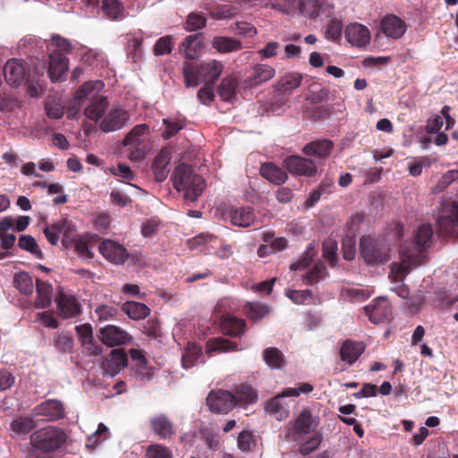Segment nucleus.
<instances>
[{
    "label": "nucleus",
    "mask_w": 458,
    "mask_h": 458,
    "mask_svg": "<svg viewBox=\"0 0 458 458\" xmlns=\"http://www.w3.org/2000/svg\"><path fill=\"white\" fill-rule=\"evenodd\" d=\"M433 230L429 225H423L419 227L416 233V248L409 250L403 246L400 250L401 262L394 263L391 266L390 278L395 285L391 290L405 299L409 295L408 289L403 285V277L413 267L421 265L424 262L425 255L422 250L428 248L432 242Z\"/></svg>",
    "instance_id": "nucleus-1"
},
{
    "label": "nucleus",
    "mask_w": 458,
    "mask_h": 458,
    "mask_svg": "<svg viewBox=\"0 0 458 458\" xmlns=\"http://www.w3.org/2000/svg\"><path fill=\"white\" fill-rule=\"evenodd\" d=\"M223 69V64L217 60H208L200 64L185 63L182 71L185 86L196 88L200 82L213 85Z\"/></svg>",
    "instance_id": "nucleus-2"
},
{
    "label": "nucleus",
    "mask_w": 458,
    "mask_h": 458,
    "mask_svg": "<svg viewBox=\"0 0 458 458\" xmlns=\"http://www.w3.org/2000/svg\"><path fill=\"white\" fill-rule=\"evenodd\" d=\"M172 179L174 189L183 193L186 201L197 200L205 188L204 179L193 173L191 166L184 164L176 167Z\"/></svg>",
    "instance_id": "nucleus-3"
},
{
    "label": "nucleus",
    "mask_w": 458,
    "mask_h": 458,
    "mask_svg": "<svg viewBox=\"0 0 458 458\" xmlns=\"http://www.w3.org/2000/svg\"><path fill=\"white\" fill-rule=\"evenodd\" d=\"M3 72L5 81L11 87L16 88L26 82L31 97H38L42 92V86L38 80L30 77L23 62L11 59L4 64Z\"/></svg>",
    "instance_id": "nucleus-4"
},
{
    "label": "nucleus",
    "mask_w": 458,
    "mask_h": 458,
    "mask_svg": "<svg viewBox=\"0 0 458 458\" xmlns=\"http://www.w3.org/2000/svg\"><path fill=\"white\" fill-rule=\"evenodd\" d=\"M150 140V129L146 123L133 126L124 136L122 144L128 152L131 161H140L147 154V145Z\"/></svg>",
    "instance_id": "nucleus-5"
},
{
    "label": "nucleus",
    "mask_w": 458,
    "mask_h": 458,
    "mask_svg": "<svg viewBox=\"0 0 458 458\" xmlns=\"http://www.w3.org/2000/svg\"><path fill=\"white\" fill-rule=\"evenodd\" d=\"M360 252L367 264L376 266L389 260L391 249L383 240L362 236L360 239Z\"/></svg>",
    "instance_id": "nucleus-6"
},
{
    "label": "nucleus",
    "mask_w": 458,
    "mask_h": 458,
    "mask_svg": "<svg viewBox=\"0 0 458 458\" xmlns=\"http://www.w3.org/2000/svg\"><path fill=\"white\" fill-rule=\"evenodd\" d=\"M312 390L313 386L308 383L301 384L299 387L287 388L268 401L266 410L268 413L275 416L276 420H283L289 415V406L283 401V398L297 397L301 394H309Z\"/></svg>",
    "instance_id": "nucleus-7"
},
{
    "label": "nucleus",
    "mask_w": 458,
    "mask_h": 458,
    "mask_svg": "<svg viewBox=\"0 0 458 458\" xmlns=\"http://www.w3.org/2000/svg\"><path fill=\"white\" fill-rule=\"evenodd\" d=\"M64 434L55 427H47L34 432L30 436L31 445L44 452L58 449L64 442Z\"/></svg>",
    "instance_id": "nucleus-8"
},
{
    "label": "nucleus",
    "mask_w": 458,
    "mask_h": 458,
    "mask_svg": "<svg viewBox=\"0 0 458 458\" xmlns=\"http://www.w3.org/2000/svg\"><path fill=\"white\" fill-rule=\"evenodd\" d=\"M44 234L47 241L55 245L59 242V236L63 237L62 242L66 247H70V242L74 235V225L67 219L62 218L51 225H45L43 229Z\"/></svg>",
    "instance_id": "nucleus-9"
},
{
    "label": "nucleus",
    "mask_w": 458,
    "mask_h": 458,
    "mask_svg": "<svg viewBox=\"0 0 458 458\" xmlns=\"http://www.w3.org/2000/svg\"><path fill=\"white\" fill-rule=\"evenodd\" d=\"M130 120L129 113L123 107L113 106L103 117L99 128L104 132H111L123 128Z\"/></svg>",
    "instance_id": "nucleus-10"
},
{
    "label": "nucleus",
    "mask_w": 458,
    "mask_h": 458,
    "mask_svg": "<svg viewBox=\"0 0 458 458\" xmlns=\"http://www.w3.org/2000/svg\"><path fill=\"white\" fill-rule=\"evenodd\" d=\"M365 314L373 324L384 323L390 319L392 316V307L386 298L378 297L365 306Z\"/></svg>",
    "instance_id": "nucleus-11"
},
{
    "label": "nucleus",
    "mask_w": 458,
    "mask_h": 458,
    "mask_svg": "<svg viewBox=\"0 0 458 458\" xmlns=\"http://www.w3.org/2000/svg\"><path fill=\"white\" fill-rule=\"evenodd\" d=\"M344 37L347 42L357 48H366L371 40L369 30L363 24L353 22L345 27Z\"/></svg>",
    "instance_id": "nucleus-12"
},
{
    "label": "nucleus",
    "mask_w": 458,
    "mask_h": 458,
    "mask_svg": "<svg viewBox=\"0 0 458 458\" xmlns=\"http://www.w3.org/2000/svg\"><path fill=\"white\" fill-rule=\"evenodd\" d=\"M207 404L216 413H228L234 406L233 394L225 390L212 391L207 397Z\"/></svg>",
    "instance_id": "nucleus-13"
},
{
    "label": "nucleus",
    "mask_w": 458,
    "mask_h": 458,
    "mask_svg": "<svg viewBox=\"0 0 458 458\" xmlns=\"http://www.w3.org/2000/svg\"><path fill=\"white\" fill-rule=\"evenodd\" d=\"M99 252L111 263L120 265L123 264L129 257L126 248L113 240H104L98 245Z\"/></svg>",
    "instance_id": "nucleus-14"
},
{
    "label": "nucleus",
    "mask_w": 458,
    "mask_h": 458,
    "mask_svg": "<svg viewBox=\"0 0 458 458\" xmlns=\"http://www.w3.org/2000/svg\"><path fill=\"white\" fill-rule=\"evenodd\" d=\"M379 30L386 38L399 39L405 34L407 25L399 16L386 14L380 21Z\"/></svg>",
    "instance_id": "nucleus-15"
},
{
    "label": "nucleus",
    "mask_w": 458,
    "mask_h": 458,
    "mask_svg": "<svg viewBox=\"0 0 458 458\" xmlns=\"http://www.w3.org/2000/svg\"><path fill=\"white\" fill-rule=\"evenodd\" d=\"M319 424L318 416H314L310 411L304 410L295 419L293 423V438L298 441L304 436L314 432Z\"/></svg>",
    "instance_id": "nucleus-16"
},
{
    "label": "nucleus",
    "mask_w": 458,
    "mask_h": 458,
    "mask_svg": "<svg viewBox=\"0 0 458 458\" xmlns=\"http://www.w3.org/2000/svg\"><path fill=\"white\" fill-rule=\"evenodd\" d=\"M99 338L105 345L110 347L126 344L131 340L127 331L114 325L102 327L99 330Z\"/></svg>",
    "instance_id": "nucleus-17"
},
{
    "label": "nucleus",
    "mask_w": 458,
    "mask_h": 458,
    "mask_svg": "<svg viewBox=\"0 0 458 458\" xmlns=\"http://www.w3.org/2000/svg\"><path fill=\"white\" fill-rule=\"evenodd\" d=\"M57 311L60 317L69 318L77 316L81 312V307L74 296L64 289H60L55 299Z\"/></svg>",
    "instance_id": "nucleus-18"
},
{
    "label": "nucleus",
    "mask_w": 458,
    "mask_h": 458,
    "mask_svg": "<svg viewBox=\"0 0 458 458\" xmlns=\"http://www.w3.org/2000/svg\"><path fill=\"white\" fill-rule=\"evenodd\" d=\"M33 414L45 417L49 421H54L64 418V408L60 401L49 399L37 405L33 409Z\"/></svg>",
    "instance_id": "nucleus-19"
},
{
    "label": "nucleus",
    "mask_w": 458,
    "mask_h": 458,
    "mask_svg": "<svg viewBox=\"0 0 458 458\" xmlns=\"http://www.w3.org/2000/svg\"><path fill=\"white\" fill-rule=\"evenodd\" d=\"M203 51V38L199 34L187 36L179 47V53L186 59H196Z\"/></svg>",
    "instance_id": "nucleus-20"
},
{
    "label": "nucleus",
    "mask_w": 458,
    "mask_h": 458,
    "mask_svg": "<svg viewBox=\"0 0 458 458\" xmlns=\"http://www.w3.org/2000/svg\"><path fill=\"white\" fill-rule=\"evenodd\" d=\"M104 83L102 81H90L82 84L76 92L74 105L80 107L86 100L95 101L100 97L99 92L103 89Z\"/></svg>",
    "instance_id": "nucleus-21"
},
{
    "label": "nucleus",
    "mask_w": 458,
    "mask_h": 458,
    "mask_svg": "<svg viewBox=\"0 0 458 458\" xmlns=\"http://www.w3.org/2000/svg\"><path fill=\"white\" fill-rule=\"evenodd\" d=\"M285 165L290 173L298 175L310 176L315 174L316 166L308 158L293 156L285 159Z\"/></svg>",
    "instance_id": "nucleus-22"
},
{
    "label": "nucleus",
    "mask_w": 458,
    "mask_h": 458,
    "mask_svg": "<svg viewBox=\"0 0 458 458\" xmlns=\"http://www.w3.org/2000/svg\"><path fill=\"white\" fill-rule=\"evenodd\" d=\"M68 72V58L62 55H49L48 74L52 81H59L65 79Z\"/></svg>",
    "instance_id": "nucleus-23"
},
{
    "label": "nucleus",
    "mask_w": 458,
    "mask_h": 458,
    "mask_svg": "<svg viewBox=\"0 0 458 458\" xmlns=\"http://www.w3.org/2000/svg\"><path fill=\"white\" fill-rule=\"evenodd\" d=\"M78 338L89 355L98 356L102 348L93 343V331L89 324H83L76 327Z\"/></svg>",
    "instance_id": "nucleus-24"
},
{
    "label": "nucleus",
    "mask_w": 458,
    "mask_h": 458,
    "mask_svg": "<svg viewBox=\"0 0 458 458\" xmlns=\"http://www.w3.org/2000/svg\"><path fill=\"white\" fill-rule=\"evenodd\" d=\"M127 366V357L122 350H113L103 363L105 373L114 376Z\"/></svg>",
    "instance_id": "nucleus-25"
},
{
    "label": "nucleus",
    "mask_w": 458,
    "mask_h": 458,
    "mask_svg": "<svg viewBox=\"0 0 458 458\" xmlns=\"http://www.w3.org/2000/svg\"><path fill=\"white\" fill-rule=\"evenodd\" d=\"M172 158V153L169 148H163L155 157L152 164V170L157 182H163L166 179L170 169L168 165Z\"/></svg>",
    "instance_id": "nucleus-26"
},
{
    "label": "nucleus",
    "mask_w": 458,
    "mask_h": 458,
    "mask_svg": "<svg viewBox=\"0 0 458 458\" xmlns=\"http://www.w3.org/2000/svg\"><path fill=\"white\" fill-rule=\"evenodd\" d=\"M276 75V70L265 64H258L252 68L251 75L244 81L247 87H255L260 85Z\"/></svg>",
    "instance_id": "nucleus-27"
},
{
    "label": "nucleus",
    "mask_w": 458,
    "mask_h": 458,
    "mask_svg": "<svg viewBox=\"0 0 458 458\" xmlns=\"http://www.w3.org/2000/svg\"><path fill=\"white\" fill-rule=\"evenodd\" d=\"M228 218L235 226L248 227L254 224L255 216L249 207H239L228 211Z\"/></svg>",
    "instance_id": "nucleus-28"
},
{
    "label": "nucleus",
    "mask_w": 458,
    "mask_h": 458,
    "mask_svg": "<svg viewBox=\"0 0 458 458\" xmlns=\"http://www.w3.org/2000/svg\"><path fill=\"white\" fill-rule=\"evenodd\" d=\"M365 346L360 342L345 341L340 350L342 361L352 365L364 352Z\"/></svg>",
    "instance_id": "nucleus-29"
},
{
    "label": "nucleus",
    "mask_w": 458,
    "mask_h": 458,
    "mask_svg": "<svg viewBox=\"0 0 458 458\" xmlns=\"http://www.w3.org/2000/svg\"><path fill=\"white\" fill-rule=\"evenodd\" d=\"M36 293L37 297L34 302V306L37 309L44 310L48 308L52 302L53 287L52 285L41 280L36 282Z\"/></svg>",
    "instance_id": "nucleus-30"
},
{
    "label": "nucleus",
    "mask_w": 458,
    "mask_h": 458,
    "mask_svg": "<svg viewBox=\"0 0 458 458\" xmlns=\"http://www.w3.org/2000/svg\"><path fill=\"white\" fill-rule=\"evenodd\" d=\"M202 357L201 347L195 343H189L182 355V365L183 369H189L202 363L204 361Z\"/></svg>",
    "instance_id": "nucleus-31"
},
{
    "label": "nucleus",
    "mask_w": 458,
    "mask_h": 458,
    "mask_svg": "<svg viewBox=\"0 0 458 458\" xmlns=\"http://www.w3.org/2000/svg\"><path fill=\"white\" fill-rule=\"evenodd\" d=\"M212 47L219 53L227 54L240 51L243 48L242 41L231 37L216 36L212 39Z\"/></svg>",
    "instance_id": "nucleus-32"
},
{
    "label": "nucleus",
    "mask_w": 458,
    "mask_h": 458,
    "mask_svg": "<svg viewBox=\"0 0 458 458\" xmlns=\"http://www.w3.org/2000/svg\"><path fill=\"white\" fill-rule=\"evenodd\" d=\"M450 107L445 106L440 114H437L428 122L427 130L429 133H435L438 131L444 124H445V130H448L454 124V119L449 114Z\"/></svg>",
    "instance_id": "nucleus-33"
},
{
    "label": "nucleus",
    "mask_w": 458,
    "mask_h": 458,
    "mask_svg": "<svg viewBox=\"0 0 458 458\" xmlns=\"http://www.w3.org/2000/svg\"><path fill=\"white\" fill-rule=\"evenodd\" d=\"M221 329L225 335L238 336L244 333L245 321L231 315H225L221 318Z\"/></svg>",
    "instance_id": "nucleus-34"
},
{
    "label": "nucleus",
    "mask_w": 458,
    "mask_h": 458,
    "mask_svg": "<svg viewBox=\"0 0 458 458\" xmlns=\"http://www.w3.org/2000/svg\"><path fill=\"white\" fill-rule=\"evenodd\" d=\"M150 424L153 431L161 438H169L174 434L173 424L165 415L158 414L152 417Z\"/></svg>",
    "instance_id": "nucleus-35"
},
{
    "label": "nucleus",
    "mask_w": 458,
    "mask_h": 458,
    "mask_svg": "<svg viewBox=\"0 0 458 458\" xmlns=\"http://www.w3.org/2000/svg\"><path fill=\"white\" fill-rule=\"evenodd\" d=\"M233 397L235 405L244 407L255 403L258 399V394L251 386L242 384L235 387Z\"/></svg>",
    "instance_id": "nucleus-36"
},
{
    "label": "nucleus",
    "mask_w": 458,
    "mask_h": 458,
    "mask_svg": "<svg viewBox=\"0 0 458 458\" xmlns=\"http://www.w3.org/2000/svg\"><path fill=\"white\" fill-rule=\"evenodd\" d=\"M239 349L237 344L224 338H213L207 342L206 352L213 355L222 352H236Z\"/></svg>",
    "instance_id": "nucleus-37"
},
{
    "label": "nucleus",
    "mask_w": 458,
    "mask_h": 458,
    "mask_svg": "<svg viewBox=\"0 0 458 458\" xmlns=\"http://www.w3.org/2000/svg\"><path fill=\"white\" fill-rule=\"evenodd\" d=\"M260 174L275 184H282L287 180L286 173L272 163H266L260 167Z\"/></svg>",
    "instance_id": "nucleus-38"
},
{
    "label": "nucleus",
    "mask_w": 458,
    "mask_h": 458,
    "mask_svg": "<svg viewBox=\"0 0 458 458\" xmlns=\"http://www.w3.org/2000/svg\"><path fill=\"white\" fill-rule=\"evenodd\" d=\"M437 225L442 234H453L454 225H458V207L452 206L450 216H441L437 219Z\"/></svg>",
    "instance_id": "nucleus-39"
},
{
    "label": "nucleus",
    "mask_w": 458,
    "mask_h": 458,
    "mask_svg": "<svg viewBox=\"0 0 458 458\" xmlns=\"http://www.w3.org/2000/svg\"><path fill=\"white\" fill-rule=\"evenodd\" d=\"M122 310L133 320L145 318L150 311L147 305L137 301H127L123 303Z\"/></svg>",
    "instance_id": "nucleus-40"
},
{
    "label": "nucleus",
    "mask_w": 458,
    "mask_h": 458,
    "mask_svg": "<svg viewBox=\"0 0 458 458\" xmlns=\"http://www.w3.org/2000/svg\"><path fill=\"white\" fill-rule=\"evenodd\" d=\"M333 148V143L327 140L313 141L304 147V153L308 156H316L318 157H326L329 155Z\"/></svg>",
    "instance_id": "nucleus-41"
},
{
    "label": "nucleus",
    "mask_w": 458,
    "mask_h": 458,
    "mask_svg": "<svg viewBox=\"0 0 458 458\" xmlns=\"http://www.w3.org/2000/svg\"><path fill=\"white\" fill-rule=\"evenodd\" d=\"M298 11L303 16L314 19L324 12L323 0H299Z\"/></svg>",
    "instance_id": "nucleus-42"
},
{
    "label": "nucleus",
    "mask_w": 458,
    "mask_h": 458,
    "mask_svg": "<svg viewBox=\"0 0 458 458\" xmlns=\"http://www.w3.org/2000/svg\"><path fill=\"white\" fill-rule=\"evenodd\" d=\"M90 236L84 235L76 238L72 237L70 245L73 243L75 253L83 260H89L93 258L92 247L89 245Z\"/></svg>",
    "instance_id": "nucleus-43"
},
{
    "label": "nucleus",
    "mask_w": 458,
    "mask_h": 458,
    "mask_svg": "<svg viewBox=\"0 0 458 458\" xmlns=\"http://www.w3.org/2000/svg\"><path fill=\"white\" fill-rule=\"evenodd\" d=\"M13 285L20 293L25 296H30L36 286L32 277L27 272L16 273L13 276Z\"/></svg>",
    "instance_id": "nucleus-44"
},
{
    "label": "nucleus",
    "mask_w": 458,
    "mask_h": 458,
    "mask_svg": "<svg viewBox=\"0 0 458 458\" xmlns=\"http://www.w3.org/2000/svg\"><path fill=\"white\" fill-rule=\"evenodd\" d=\"M263 359L272 369H282L285 365L283 353L275 347L267 348L263 352Z\"/></svg>",
    "instance_id": "nucleus-45"
},
{
    "label": "nucleus",
    "mask_w": 458,
    "mask_h": 458,
    "mask_svg": "<svg viewBox=\"0 0 458 458\" xmlns=\"http://www.w3.org/2000/svg\"><path fill=\"white\" fill-rule=\"evenodd\" d=\"M53 344L59 352H71L73 348L72 336L66 332H55L53 336Z\"/></svg>",
    "instance_id": "nucleus-46"
},
{
    "label": "nucleus",
    "mask_w": 458,
    "mask_h": 458,
    "mask_svg": "<svg viewBox=\"0 0 458 458\" xmlns=\"http://www.w3.org/2000/svg\"><path fill=\"white\" fill-rule=\"evenodd\" d=\"M106 107L107 102L106 98L100 97L85 109L84 114L89 119L98 121L103 116Z\"/></svg>",
    "instance_id": "nucleus-47"
},
{
    "label": "nucleus",
    "mask_w": 458,
    "mask_h": 458,
    "mask_svg": "<svg viewBox=\"0 0 458 458\" xmlns=\"http://www.w3.org/2000/svg\"><path fill=\"white\" fill-rule=\"evenodd\" d=\"M302 76L298 72H290L285 74L281 78L278 82L279 89L283 92H292L293 89H297L301 82Z\"/></svg>",
    "instance_id": "nucleus-48"
},
{
    "label": "nucleus",
    "mask_w": 458,
    "mask_h": 458,
    "mask_svg": "<svg viewBox=\"0 0 458 458\" xmlns=\"http://www.w3.org/2000/svg\"><path fill=\"white\" fill-rule=\"evenodd\" d=\"M102 10L113 20L121 19L123 16V7L119 0H102Z\"/></svg>",
    "instance_id": "nucleus-49"
},
{
    "label": "nucleus",
    "mask_w": 458,
    "mask_h": 458,
    "mask_svg": "<svg viewBox=\"0 0 458 458\" xmlns=\"http://www.w3.org/2000/svg\"><path fill=\"white\" fill-rule=\"evenodd\" d=\"M229 30L242 38H253L258 30L251 23L242 21H236L229 27Z\"/></svg>",
    "instance_id": "nucleus-50"
},
{
    "label": "nucleus",
    "mask_w": 458,
    "mask_h": 458,
    "mask_svg": "<svg viewBox=\"0 0 458 458\" xmlns=\"http://www.w3.org/2000/svg\"><path fill=\"white\" fill-rule=\"evenodd\" d=\"M72 47L70 41L64 38H62L59 35H54L51 38V44H50V54H59L64 55V54L70 53Z\"/></svg>",
    "instance_id": "nucleus-51"
},
{
    "label": "nucleus",
    "mask_w": 458,
    "mask_h": 458,
    "mask_svg": "<svg viewBox=\"0 0 458 458\" xmlns=\"http://www.w3.org/2000/svg\"><path fill=\"white\" fill-rule=\"evenodd\" d=\"M245 312L250 319L259 320L270 312V308L260 302H250L245 308Z\"/></svg>",
    "instance_id": "nucleus-52"
},
{
    "label": "nucleus",
    "mask_w": 458,
    "mask_h": 458,
    "mask_svg": "<svg viewBox=\"0 0 458 458\" xmlns=\"http://www.w3.org/2000/svg\"><path fill=\"white\" fill-rule=\"evenodd\" d=\"M343 24L337 18L332 19L325 29V37L327 40L339 42L342 38Z\"/></svg>",
    "instance_id": "nucleus-53"
},
{
    "label": "nucleus",
    "mask_w": 458,
    "mask_h": 458,
    "mask_svg": "<svg viewBox=\"0 0 458 458\" xmlns=\"http://www.w3.org/2000/svg\"><path fill=\"white\" fill-rule=\"evenodd\" d=\"M236 81L233 78H225L218 87V94L223 100L231 102L235 96Z\"/></svg>",
    "instance_id": "nucleus-54"
},
{
    "label": "nucleus",
    "mask_w": 458,
    "mask_h": 458,
    "mask_svg": "<svg viewBox=\"0 0 458 458\" xmlns=\"http://www.w3.org/2000/svg\"><path fill=\"white\" fill-rule=\"evenodd\" d=\"M174 40L171 35L161 37L154 45V55L157 56L169 55L174 48Z\"/></svg>",
    "instance_id": "nucleus-55"
},
{
    "label": "nucleus",
    "mask_w": 458,
    "mask_h": 458,
    "mask_svg": "<svg viewBox=\"0 0 458 458\" xmlns=\"http://www.w3.org/2000/svg\"><path fill=\"white\" fill-rule=\"evenodd\" d=\"M286 296L297 305H308L311 303L312 293L310 290H288Z\"/></svg>",
    "instance_id": "nucleus-56"
},
{
    "label": "nucleus",
    "mask_w": 458,
    "mask_h": 458,
    "mask_svg": "<svg viewBox=\"0 0 458 458\" xmlns=\"http://www.w3.org/2000/svg\"><path fill=\"white\" fill-rule=\"evenodd\" d=\"M327 268L322 262H317L313 268L304 276L303 281L307 284H314L327 276Z\"/></svg>",
    "instance_id": "nucleus-57"
},
{
    "label": "nucleus",
    "mask_w": 458,
    "mask_h": 458,
    "mask_svg": "<svg viewBox=\"0 0 458 458\" xmlns=\"http://www.w3.org/2000/svg\"><path fill=\"white\" fill-rule=\"evenodd\" d=\"M94 315L100 323L107 322L117 317L118 310L110 305H99L95 309Z\"/></svg>",
    "instance_id": "nucleus-58"
},
{
    "label": "nucleus",
    "mask_w": 458,
    "mask_h": 458,
    "mask_svg": "<svg viewBox=\"0 0 458 458\" xmlns=\"http://www.w3.org/2000/svg\"><path fill=\"white\" fill-rule=\"evenodd\" d=\"M19 247L30 251L36 258H42L43 254L35 239L30 235H21L19 239Z\"/></svg>",
    "instance_id": "nucleus-59"
},
{
    "label": "nucleus",
    "mask_w": 458,
    "mask_h": 458,
    "mask_svg": "<svg viewBox=\"0 0 458 458\" xmlns=\"http://www.w3.org/2000/svg\"><path fill=\"white\" fill-rule=\"evenodd\" d=\"M163 123L165 125V130L162 132V137L168 140L179 132L183 127V123L179 119H163Z\"/></svg>",
    "instance_id": "nucleus-60"
},
{
    "label": "nucleus",
    "mask_w": 458,
    "mask_h": 458,
    "mask_svg": "<svg viewBox=\"0 0 458 458\" xmlns=\"http://www.w3.org/2000/svg\"><path fill=\"white\" fill-rule=\"evenodd\" d=\"M20 106V101L12 95L0 93V114L12 113Z\"/></svg>",
    "instance_id": "nucleus-61"
},
{
    "label": "nucleus",
    "mask_w": 458,
    "mask_h": 458,
    "mask_svg": "<svg viewBox=\"0 0 458 458\" xmlns=\"http://www.w3.org/2000/svg\"><path fill=\"white\" fill-rule=\"evenodd\" d=\"M458 179V170H449L442 175L437 183L432 188V192L437 194L443 191L450 183Z\"/></svg>",
    "instance_id": "nucleus-62"
},
{
    "label": "nucleus",
    "mask_w": 458,
    "mask_h": 458,
    "mask_svg": "<svg viewBox=\"0 0 458 458\" xmlns=\"http://www.w3.org/2000/svg\"><path fill=\"white\" fill-rule=\"evenodd\" d=\"M207 19L199 13H191L188 15L184 29L188 31H195L206 26Z\"/></svg>",
    "instance_id": "nucleus-63"
},
{
    "label": "nucleus",
    "mask_w": 458,
    "mask_h": 458,
    "mask_svg": "<svg viewBox=\"0 0 458 458\" xmlns=\"http://www.w3.org/2000/svg\"><path fill=\"white\" fill-rule=\"evenodd\" d=\"M146 455L148 458H173L172 452L169 448L158 444L148 446Z\"/></svg>",
    "instance_id": "nucleus-64"
}]
</instances>
